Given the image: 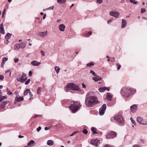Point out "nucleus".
Instances as JSON below:
<instances>
[{
  "mask_svg": "<svg viewBox=\"0 0 147 147\" xmlns=\"http://www.w3.org/2000/svg\"><path fill=\"white\" fill-rule=\"evenodd\" d=\"M97 98L93 95L92 92L88 93L86 97L85 103L86 107H92L98 103Z\"/></svg>",
  "mask_w": 147,
  "mask_h": 147,
  "instance_id": "1",
  "label": "nucleus"
},
{
  "mask_svg": "<svg viewBox=\"0 0 147 147\" xmlns=\"http://www.w3.org/2000/svg\"><path fill=\"white\" fill-rule=\"evenodd\" d=\"M136 90L132 88L124 87L122 88L121 91V95L125 98H128L134 94Z\"/></svg>",
  "mask_w": 147,
  "mask_h": 147,
  "instance_id": "2",
  "label": "nucleus"
},
{
  "mask_svg": "<svg viewBox=\"0 0 147 147\" xmlns=\"http://www.w3.org/2000/svg\"><path fill=\"white\" fill-rule=\"evenodd\" d=\"M81 105L80 103L78 101L71 102L69 108L73 113H76L80 109Z\"/></svg>",
  "mask_w": 147,
  "mask_h": 147,
  "instance_id": "3",
  "label": "nucleus"
},
{
  "mask_svg": "<svg viewBox=\"0 0 147 147\" xmlns=\"http://www.w3.org/2000/svg\"><path fill=\"white\" fill-rule=\"evenodd\" d=\"M65 90L67 92H68L69 90H70L81 91V89L78 85L72 83L67 84L65 87Z\"/></svg>",
  "mask_w": 147,
  "mask_h": 147,
  "instance_id": "4",
  "label": "nucleus"
},
{
  "mask_svg": "<svg viewBox=\"0 0 147 147\" xmlns=\"http://www.w3.org/2000/svg\"><path fill=\"white\" fill-rule=\"evenodd\" d=\"M107 108L106 105L105 104H104L99 110V114L100 115H103Z\"/></svg>",
  "mask_w": 147,
  "mask_h": 147,
  "instance_id": "5",
  "label": "nucleus"
},
{
  "mask_svg": "<svg viewBox=\"0 0 147 147\" xmlns=\"http://www.w3.org/2000/svg\"><path fill=\"white\" fill-rule=\"evenodd\" d=\"M27 80V77L25 74L23 73L21 77L20 76L18 77L17 80L18 82H24Z\"/></svg>",
  "mask_w": 147,
  "mask_h": 147,
  "instance_id": "6",
  "label": "nucleus"
},
{
  "mask_svg": "<svg viewBox=\"0 0 147 147\" xmlns=\"http://www.w3.org/2000/svg\"><path fill=\"white\" fill-rule=\"evenodd\" d=\"M114 119L119 123H122L123 121V118L121 115H118L115 117Z\"/></svg>",
  "mask_w": 147,
  "mask_h": 147,
  "instance_id": "7",
  "label": "nucleus"
},
{
  "mask_svg": "<svg viewBox=\"0 0 147 147\" xmlns=\"http://www.w3.org/2000/svg\"><path fill=\"white\" fill-rule=\"evenodd\" d=\"M117 136V134L114 131H111L106 136V138L107 139L113 138Z\"/></svg>",
  "mask_w": 147,
  "mask_h": 147,
  "instance_id": "8",
  "label": "nucleus"
},
{
  "mask_svg": "<svg viewBox=\"0 0 147 147\" xmlns=\"http://www.w3.org/2000/svg\"><path fill=\"white\" fill-rule=\"evenodd\" d=\"M137 121L138 123L142 125H147V122L144 121L142 117H138L137 118Z\"/></svg>",
  "mask_w": 147,
  "mask_h": 147,
  "instance_id": "9",
  "label": "nucleus"
},
{
  "mask_svg": "<svg viewBox=\"0 0 147 147\" xmlns=\"http://www.w3.org/2000/svg\"><path fill=\"white\" fill-rule=\"evenodd\" d=\"M110 15L114 17L115 18H117L119 17L120 14L119 13L115 11H112L109 13Z\"/></svg>",
  "mask_w": 147,
  "mask_h": 147,
  "instance_id": "10",
  "label": "nucleus"
},
{
  "mask_svg": "<svg viewBox=\"0 0 147 147\" xmlns=\"http://www.w3.org/2000/svg\"><path fill=\"white\" fill-rule=\"evenodd\" d=\"M23 100L24 98L23 97L17 96L15 98V102H20L21 101H23Z\"/></svg>",
  "mask_w": 147,
  "mask_h": 147,
  "instance_id": "11",
  "label": "nucleus"
},
{
  "mask_svg": "<svg viewBox=\"0 0 147 147\" xmlns=\"http://www.w3.org/2000/svg\"><path fill=\"white\" fill-rule=\"evenodd\" d=\"M98 140L97 139L93 140L91 141L90 144L92 145H94L96 146H97L98 145Z\"/></svg>",
  "mask_w": 147,
  "mask_h": 147,
  "instance_id": "12",
  "label": "nucleus"
},
{
  "mask_svg": "<svg viewBox=\"0 0 147 147\" xmlns=\"http://www.w3.org/2000/svg\"><path fill=\"white\" fill-rule=\"evenodd\" d=\"M58 28L59 30L63 32L65 28V26L64 24H62L59 26Z\"/></svg>",
  "mask_w": 147,
  "mask_h": 147,
  "instance_id": "13",
  "label": "nucleus"
},
{
  "mask_svg": "<svg viewBox=\"0 0 147 147\" xmlns=\"http://www.w3.org/2000/svg\"><path fill=\"white\" fill-rule=\"evenodd\" d=\"M0 33L3 34H5V31L3 24H1L0 25Z\"/></svg>",
  "mask_w": 147,
  "mask_h": 147,
  "instance_id": "14",
  "label": "nucleus"
},
{
  "mask_svg": "<svg viewBox=\"0 0 147 147\" xmlns=\"http://www.w3.org/2000/svg\"><path fill=\"white\" fill-rule=\"evenodd\" d=\"M137 107L136 105H134L130 107L131 111L132 112H134L137 109Z\"/></svg>",
  "mask_w": 147,
  "mask_h": 147,
  "instance_id": "15",
  "label": "nucleus"
},
{
  "mask_svg": "<svg viewBox=\"0 0 147 147\" xmlns=\"http://www.w3.org/2000/svg\"><path fill=\"white\" fill-rule=\"evenodd\" d=\"M31 64L33 66H37L40 65V63L34 60L31 62Z\"/></svg>",
  "mask_w": 147,
  "mask_h": 147,
  "instance_id": "16",
  "label": "nucleus"
},
{
  "mask_svg": "<svg viewBox=\"0 0 147 147\" xmlns=\"http://www.w3.org/2000/svg\"><path fill=\"white\" fill-rule=\"evenodd\" d=\"M127 24L126 21L124 19H122L121 22V28H125L127 25Z\"/></svg>",
  "mask_w": 147,
  "mask_h": 147,
  "instance_id": "17",
  "label": "nucleus"
},
{
  "mask_svg": "<svg viewBox=\"0 0 147 147\" xmlns=\"http://www.w3.org/2000/svg\"><path fill=\"white\" fill-rule=\"evenodd\" d=\"M8 59V58L6 57H4L3 58L2 63L1 65V66L2 67H3L5 62L7 61Z\"/></svg>",
  "mask_w": 147,
  "mask_h": 147,
  "instance_id": "18",
  "label": "nucleus"
},
{
  "mask_svg": "<svg viewBox=\"0 0 147 147\" xmlns=\"http://www.w3.org/2000/svg\"><path fill=\"white\" fill-rule=\"evenodd\" d=\"M9 101H4L1 105V109H4L6 105L8 103H9Z\"/></svg>",
  "mask_w": 147,
  "mask_h": 147,
  "instance_id": "19",
  "label": "nucleus"
},
{
  "mask_svg": "<svg viewBox=\"0 0 147 147\" xmlns=\"http://www.w3.org/2000/svg\"><path fill=\"white\" fill-rule=\"evenodd\" d=\"M106 98L108 100L111 101L112 99V95L109 93H108L107 94Z\"/></svg>",
  "mask_w": 147,
  "mask_h": 147,
  "instance_id": "20",
  "label": "nucleus"
},
{
  "mask_svg": "<svg viewBox=\"0 0 147 147\" xmlns=\"http://www.w3.org/2000/svg\"><path fill=\"white\" fill-rule=\"evenodd\" d=\"M92 79L95 81L96 82L101 80L102 79V78L96 75V76H95V77H93Z\"/></svg>",
  "mask_w": 147,
  "mask_h": 147,
  "instance_id": "21",
  "label": "nucleus"
},
{
  "mask_svg": "<svg viewBox=\"0 0 147 147\" xmlns=\"http://www.w3.org/2000/svg\"><path fill=\"white\" fill-rule=\"evenodd\" d=\"M47 34V31L43 32H40L39 33V35L40 36L44 37L46 36Z\"/></svg>",
  "mask_w": 147,
  "mask_h": 147,
  "instance_id": "22",
  "label": "nucleus"
},
{
  "mask_svg": "<svg viewBox=\"0 0 147 147\" xmlns=\"http://www.w3.org/2000/svg\"><path fill=\"white\" fill-rule=\"evenodd\" d=\"M11 34H10L9 33H8L5 35V38L7 41H8V40L10 38L11 36Z\"/></svg>",
  "mask_w": 147,
  "mask_h": 147,
  "instance_id": "23",
  "label": "nucleus"
},
{
  "mask_svg": "<svg viewBox=\"0 0 147 147\" xmlns=\"http://www.w3.org/2000/svg\"><path fill=\"white\" fill-rule=\"evenodd\" d=\"M107 87H101L98 90L100 92H104L106 90Z\"/></svg>",
  "mask_w": 147,
  "mask_h": 147,
  "instance_id": "24",
  "label": "nucleus"
},
{
  "mask_svg": "<svg viewBox=\"0 0 147 147\" xmlns=\"http://www.w3.org/2000/svg\"><path fill=\"white\" fill-rule=\"evenodd\" d=\"M54 142L52 140H49L47 142V144L49 146H52Z\"/></svg>",
  "mask_w": 147,
  "mask_h": 147,
  "instance_id": "25",
  "label": "nucleus"
},
{
  "mask_svg": "<svg viewBox=\"0 0 147 147\" xmlns=\"http://www.w3.org/2000/svg\"><path fill=\"white\" fill-rule=\"evenodd\" d=\"M20 46V48H22V49H24V48L25 47H26V45L25 43H23L22 42L20 43L19 44Z\"/></svg>",
  "mask_w": 147,
  "mask_h": 147,
  "instance_id": "26",
  "label": "nucleus"
},
{
  "mask_svg": "<svg viewBox=\"0 0 147 147\" xmlns=\"http://www.w3.org/2000/svg\"><path fill=\"white\" fill-rule=\"evenodd\" d=\"M55 69L56 73L58 74L59 71L60 69L58 66H55Z\"/></svg>",
  "mask_w": 147,
  "mask_h": 147,
  "instance_id": "27",
  "label": "nucleus"
},
{
  "mask_svg": "<svg viewBox=\"0 0 147 147\" xmlns=\"http://www.w3.org/2000/svg\"><path fill=\"white\" fill-rule=\"evenodd\" d=\"M66 1V0H57V2L60 4H62L65 3Z\"/></svg>",
  "mask_w": 147,
  "mask_h": 147,
  "instance_id": "28",
  "label": "nucleus"
},
{
  "mask_svg": "<svg viewBox=\"0 0 147 147\" xmlns=\"http://www.w3.org/2000/svg\"><path fill=\"white\" fill-rule=\"evenodd\" d=\"M7 98V97L6 96H0V102H1L2 101L4 100L6 98Z\"/></svg>",
  "mask_w": 147,
  "mask_h": 147,
  "instance_id": "29",
  "label": "nucleus"
},
{
  "mask_svg": "<svg viewBox=\"0 0 147 147\" xmlns=\"http://www.w3.org/2000/svg\"><path fill=\"white\" fill-rule=\"evenodd\" d=\"M30 91V90L29 89H26L24 92V96H25L26 95L28 94L29 92Z\"/></svg>",
  "mask_w": 147,
  "mask_h": 147,
  "instance_id": "30",
  "label": "nucleus"
},
{
  "mask_svg": "<svg viewBox=\"0 0 147 147\" xmlns=\"http://www.w3.org/2000/svg\"><path fill=\"white\" fill-rule=\"evenodd\" d=\"M19 44H16L14 46V49L16 50H18L20 48Z\"/></svg>",
  "mask_w": 147,
  "mask_h": 147,
  "instance_id": "31",
  "label": "nucleus"
},
{
  "mask_svg": "<svg viewBox=\"0 0 147 147\" xmlns=\"http://www.w3.org/2000/svg\"><path fill=\"white\" fill-rule=\"evenodd\" d=\"M92 131L93 132V134H96L98 133L96 131V129L94 127H92L91 128Z\"/></svg>",
  "mask_w": 147,
  "mask_h": 147,
  "instance_id": "32",
  "label": "nucleus"
},
{
  "mask_svg": "<svg viewBox=\"0 0 147 147\" xmlns=\"http://www.w3.org/2000/svg\"><path fill=\"white\" fill-rule=\"evenodd\" d=\"M54 8V6H51L48 8H47V9H44L43 10V11L45 9L46 10H53Z\"/></svg>",
  "mask_w": 147,
  "mask_h": 147,
  "instance_id": "33",
  "label": "nucleus"
},
{
  "mask_svg": "<svg viewBox=\"0 0 147 147\" xmlns=\"http://www.w3.org/2000/svg\"><path fill=\"white\" fill-rule=\"evenodd\" d=\"M92 34V32L91 31L88 32L86 34V35L85 36V37H87L90 36Z\"/></svg>",
  "mask_w": 147,
  "mask_h": 147,
  "instance_id": "34",
  "label": "nucleus"
},
{
  "mask_svg": "<svg viewBox=\"0 0 147 147\" xmlns=\"http://www.w3.org/2000/svg\"><path fill=\"white\" fill-rule=\"evenodd\" d=\"M42 88L41 87H38L37 89V93L39 94L40 92L41 91Z\"/></svg>",
  "mask_w": 147,
  "mask_h": 147,
  "instance_id": "35",
  "label": "nucleus"
},
{
  "mask_svg": "<svg viewBox=\"0 0 147 147\" xmlns=\"http://www.w3.org/2000/svg\"><path fill=\"white\" fill-rule=\"evenodd\" d=\"M94 65V63L92 62H91L89 63H87L86 65L87 66L90 67L91 66H93Z\"/></svg>",
  "mask_w": 147,
  "mask_h": 147,
  "instance_id": "36",
  "label": "nucleus"
},
{
  "mask_svg": "<svg viewBox=\"0 0 147 147\" xmlns=\"http://www.w3.org/2000/svg\"><path fill=\"white\" fill-rule=\"evenodd\" d=\"M131 3H133L134 4H136L138 3V2L136 1L135 0H129Z\"/></svg>",
  "mask_w": 147,
  "mask_h": 147,
  "instance_id": "37",
  "label": "nucleus"
},
{
  "mask_svg": "<svg viewBox=\"0 0 147 147\" xmlns=\"http://www.w3.org/2000/svg\"><path fill=\"white\" fill-rule=\"evenodd\" d=\"M116 65L117 66V70H119V69H120V68H121V65L119 63H117L116 64Z\"/></svg>",
  "mask_w": 147,
  "mask_h": 147,
  "instance_id": "38",
  "label": "nucleus"
},
{
  "mask_svg": "<svg viewBox=\"0 0 147 147\" xmlns=\"http://www.w3.org/2000/svg\"><path fill=\"white\" fill-rule=\"evenodd\" d=\"M146 9L145 8H142L141 9V13H142L145 12L146 11Z\"/></svg>",
  "mask_w": 147,
  "mask_h": 147,
  "instance_id": "39",
  "label": "nucleus"
},
{
  "mask_svg": "<svg viewBox=\"0 0 147 147\" xmlns=\"http://www.w3.org/2000/svg\"><path fill=\"white\" fill-rule=\"evenodd\" d=\"M90 73H91L94 76H96L97 75L93 71L91 70Z\"/></svg>",
  "mask_w": 147,
  "mask_h": 147,
  "instance_id": "40",
  "label": "nucleus"
},
{
  "mask_svg": "<svg viewBox=\"0 0 147 147\" xmlns=\"http://www.w3.org/2000/svg\"><path fill=\"white\" fill-rule=\"evenodd\" d=\"M83 133L84 134H86L88 133V131L86 129H84L83 130Z\"/></svg>",
  "mask_w": 147,
  "mask_h": 147,
  "instance_id": "41",
  "label": "nucleus"
},
{
  "mask_svg": "<svg viewBox=\"0 0 147 147\" xmlns=\"http://www.w3.org/2000/svg\"><path fill=\"white\" fill-rule=\"evenodd\" d=\"M131 121L132 123L134 124V125H136V123H135V122L134 121V120L132 118H130Z\"/></svg>",
  "mask_w": 147,
  "mask_h": 147,
  "instance_id": "42",
  "label": "nucleus"
},
{
  "mask_svg": "<svg viewBox=\"0 0 147 147\" xmlns=\"http://www.w3.org/2000/svg\"><path fill=\"white\" fill-rule=\"evenodd\" d=\"M30 81V79H28L25 82V85H26L28 84Z\"/></svg>",
  "mask_w": 147,
  "mask_h": 147,
  "instance_id": "43",
  "label": "nucleus"
},
{
  "mask_svg": "<svg viewBox=\"0 0 147 147\" xmlns=\"http://www.w3.org/2000/svg\"><path fill=\"white\" fill-rule=\"evenodd\" d=\"M78 132L77 131H76L75 132H73L72 134H71L70 135V136H73L75 135V134H76Z\"/></svg>",
  "mask_w": 147,
  "mask_h": 147,
  "instance_id": "44",
  "label": "nucleus"
},
{
  "mask_svg": "<svg viewBox=\"0 0 147 147\" xmlns=\"http://www.w3.org/2000/svg\"><path fill=\"white\" fill-rule=\"evenodd\" d=\"M40 53H41L42 55L43 56H45V52L44 51H41Z\"/></svg>",
  "mask_w": 147,
  "mask_h": 147,
  "instance_id": "45",
  "label": "nucleus"
},
{
  "mask_svg": "<svg viewBox=\"0 0 147 147\" xmlns=\"http://www.w3.org/2000/svg\"><path fill=\"white\" fill-rule=\"evenodd\" d=\"M7 94L9 95H11L13 94V93L12 92H10V91L9 90H8L7 91Z\"/></svg>",
  "mask_w": 147,
  "mask_h": 147,
  "instance_id": "46",
  "label": "nucleus"
},
{
  "mask_svg": "<svg viewBox=\"0 0 147 147\" xmlns=\"http://www.w3.org/2000/svg\"><path fill=\"white\" fill-rule=\"evenodd\" d=\"M113 20L112 19H110L109 20L107 21V23L109 24L111 22H112Z\"/></svg>",
  "mask_w": 147,
  "mask_h": 147,
  "instance_id": "47",
  "label": "nucleus"
},
{
  "mask_svg": "<svg viewBox=\"0 0 147 147\" xmlns=\"http://www.w3.org/2000/svg\"><path fill=\"white\" fill-rule=\"evenodd\" d=\"M19 61V59L18 58H14V61L15 63H17Z\"/></svg>",
  "mask_w": 147,
  "mask_h": 147,
  "instance_id": "48",
  "label": "nucleus"
},
{
  "mask_svg": "<svg viewBox=\"0 0 147 147\" xmlns=\"http://www.w3.org/2000/svg\"><path fill=\"white\" fill-rule=\"evenodd\" d=\"M132 147H142L141 146L138 144H135Z\"/></svg>",
  "mask_w": 147,
  "mask_h": 147,
  "instance_id": "49",
  "label": "nucleus"
},
{
  "mask_svg": "<svg viewBox=\"0 0 147 147\" xmlns=\"http://www.w3.org/2000/svg\"><path fill=\"white\" fill-rule=\"evenodd\" d=\"M4 78V76L2 75H0V80H3Z\"/></svg>",
  "mask_w": 147,
  "mask_h": 147,
  "instance_id": "50",
  "label": "nucleus"
},
{
  "mask_svg": "<svg viewBox=\"0 0 147 147\" xmlns=\"http://www.w3.org/2000/svg\"><path fill=\"white\" fill-rule=\"evenodd\" d=\"M41 129V128L40 126L37 129V131L38 132H39Z\"/></svg>",
  "mask_w": 147,
  "mask_h": 147,
  "instance_id": "51",
  "label": "nucleus"
},
{
  "mask_svg": "<svg viewBox=\"0 0 147 147\" xmlns=\"http://www.w3.org/2000/svg\"><path fill=\"white\" fill-rule=\"evenodd\" d=\"M102 0H97V2L99 4H100L102 3Z\"/></svg>",
  "mask_w": 147,
  "mask_h": 147,
  "instance_id": "52",
  "label": "nucleus"
},
{
  "mask_svg": "<svg viewBox=\"0 0 147 147\" xmlns=\"http://www.w3.org/2000/svg\"><path fill=\"white\" fill-rule=\"evenodd\" d=\"M111 61H112V62H114L115 61V59L114 57H111Z\"/></svg>",
  "mask_w": 147,
  "mask_h": 147,
  "instance_id": "53",
  "label": "nucleus"
},
{
  "mask_svg": "<svg viewBox=\"0 0 147 147\" xmlns=\"http://www.w3.org/2000/svg\"><path fill=\"white\" fill-rule=\"evenodd\" d=\"M82 85L83 88H86V85L84 83H82Z\"/></svg>",
  "mask_w": 147,
  "mask_h": 147,
  "instance_id": "54",
  "label": "nucleus"
},
{
  "mask_svg": "<svg viewBox=\"0 0 147 147\" xmlns=\"http://www.w3.org/2000/svg\"><path fill=\"white\" fill-rule=\"evenodd\" d=\"M32 72L31 71H30L29 72V76H31L32 75Z\"/></svg>",
  "mask_w": 147,
  "mask_h": 147,
  "instance_id": "55",
  "label": "nucleus"
},
{
  "mask_svg": "<svg viewBox=\"0 0 147 147\" xmlns=\"http://www.w3.org/2000/svg\"><path fill=\"white\" fill-rule=\"evenodd\" d=\"M29 94L30 98L32 96V94L31 92H29Z\"/></svg>",
  "mask_w": 147,
  "mask_h": 147,
  "instance_id": "56",
  "label": "nucleus"
},
{
  "mask_svg": "<svg viewBox=\"0 0 147 147\" xmlns=\"http://www.w3.org/2000/svg\"><path fill=\"white\" fill-rule=\"evenodd\" d=\"M39 116L38 115H35L33 116L32 117H33L34 118H35Z\"/></svg>",
  "mask_w": 147,
  "mask_h": 147,
  "instance_id": "57",
  "label": "nucleus"
},
{
  "mask_svg": "<svg viewBox=\"0 0 147 147\" xmlns=\"http://www.w3.org/2000/svg\"><path fill=\"white\" fill-rule=\"evenodd\" d=\"M24 136H21V135H19V138H24Z\"/></svg>",
  "mask_w": 147,
  "mask_h": 147,
  "instance_id": "58",
  "label": "nucleus"
},
{
  "mask_svg": "<svg viewBox=\"0 0 147 147\" xmlns=\"http://www.w3.org/2000/svg\"><path fill=\"white\" fill-rule=\"evenodd\" d=\"M46 15L45 14L44 15L43 18L44 19H45L46 18Z\"/></svg>",
  "mask_w": 147,
  "mask_h": 147,
  "instance_id": "59",
  "label": "nucleus"
},
{
  "mask_svg": "<svg viewBox=\"0 0 147 147\" xmlns=\"http://www.w3.org/2000/svg\"><path fill=\"white\" fill-rule=\"evenodd\" d=\"M5 9H4L3 11V14L4 15L5 13Z\"/></svg>",
  "mask_w": 147,
  "mask_h": 147,
  "instance_id": "60",
  "label": "nucleus"
},
{
  "mask_svg": "<svg viewBox=\"0 0 147 147\" xmlns=\"http://www.w3.org/2000/svg\"><path fill=\"white\" fill-rule=\"evenodd\" d=\"M104 147H110V146H109L107 145H106L104 146Z\"/></svg>",
  "mask_w": 147,
  "mask_h": 147,
  "instance_id": "61",
  "label": "nucleus"
},
{
  "mask_svg": "<svg viewBox=\"0 0 147 147\" xmlns=\"http://www.w3.org/2000/svg\"><path fill=\"white\" fill-rule=\"evenodd\" d=\"M49 129V128L47 127H45V130H48V129Z\"/></svg>",
  "mask_w": 147,
  "mask_h": 147,
  "instance_id": "62",
  "label": "nucleus"
},
{
  "mask_svg": "<svg viewBox=\"0 0 147 147\" xmlns=\"http://www.w3.org/2000/svg\"><path fill=\"white\" fill-rule=\"evenodd\" d=\"M106 90H107L108 91H109L110 90V88L109 87H107Z\"/></svg>",
  "mask_w": 147,
  "mask_h": 147,
  "instance_id": "63",
  "label": "nucleus"
},
{
  "mask_svg": "<svg viewBox=\"0 0 147 147\" xmlns=\"http://www.w3.org/2000/svg\"><path fill=\"white\" fill-rule=\"evenodd\" d=\"M140 141L142 142L143 143V144H144V141L142 139H141L140 140Z\"/></svg>",
  "mask_w": 147,
  "mask_h": 147,
  "instance_id": "64",
  "label": "nucleus"
}]
</instances>
